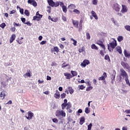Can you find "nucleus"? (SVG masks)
<instances>
[{"mask_svg": "<svg viewBox=\"0 0 130 130\" xmlns=\"http://www.w3.org/2000/svg\"><path fill=\"white\" fill-rule=\"evenodd\" d=\"M78 87L79 88L80 90H83L84 88H85V86H84L83 85H79Z\"/></svg>", "mask_w": 130, "mask_h": 130, "instance_id": "46", "label": "nucleus"}, {"mask_svg": "<svg viewBox=\"0 0 130 130\" xmlns=\"http://www.w3.org/2000/svg\"><path fill=\"white\" fill-rule=\"evenodd\" d=\"M47 43V42L46 41H43L40 43L41 45H44V44H46Z\"/></svg>", "mask_w": 130, "mask_h": 130, "instance_id": "49", "label": "nucleus"}, {"mask_svg": "<svg viewBox=\"0 0 130 130\" xmlns=\"http://www.w3.org/2000/svg\"><path fill=\"white\" fill-rule=\"evenodd\" d=\"M67 106V109H70L72 107V104H71L70 102H68L67 104V106Z\"/></svg>", "mask_w": 130, "mask_h": 130, "instance_id": "30", "label": "nucleus"}, {"mask_svg": "<svg viewBox=\"0 0 130 130\" xmlns=\"http://www.w3.org/2000/svg\"><path fill=\"white\" fill-rule=\"evenodd\" d=\"M103 43V42H102V41H98L96 42V44H98V45H100Z\"/></svg>", "mask_w": 130, "mask_h": 130, "instance_id": "51", "label": "nucleus"}, {"mask_svg": "<svg viewBox=\"0 0 130 130\" xmlns=\"http://www.w3.org/2000/svg\"><path fill=\"white\" fill-rule=\"evenodd\" d=\"M122 40H123V37H122V36L118 37L117 41H118V42H121V41H122Z\"/></svg>", "mask_w": 130, "mask_h": 130, "instance_id": "31", "label": "nucleus"}, {"mask_svg": "<svg viewBox=\"0 0 130 130\" xmlns=\"http://www.w3.org/2000/svg\"><path fill=\"white\" fill-rule=\"evenodd\" d=\"M84 111H85V113H86V114H88V113H90V109H89V108H88V107H86V108H85Z\"/></svg>", "mask_w": 130, "mask_h": 130, "instance_id": "38", "label": "nucleus"}, {"mask_svg": "<svg viewBox=\"0 0 130 130\" xmlns=\"http://www.w3.org/2000/svg\"><path fill=\"white\" fill-rule=\"evenodd\" d=\"M93 5H96L98 4V0H92Z\"/></svg>", "mask_w": 130, "mask_h": 130, "instance_id": "43", "label": "nucleus"}, {"mask_svg": "<svg viewBox=\"0 0 130 130\" xmlns=\"http://www.w3.org/2000/svg\"><path fill=\"white\" fill-rule=\"evenodd\" d=\"M56 52L57 53L59 52V49H58V47H54L53 48L51 49V52L52 53H53V52Z\"/></svg>", "mask_w": 130, "mask_h": 130, "instance_id": "18", "label": "nucleus"}, {"mask_svg": "<svg viewBox=\"0 0 130 130\" xmlns=\"http://www.w3.org/2000/svg\"><path fill=\"white\" fill-rule=\"evenodd\" d=\"M21 21L22 22V23H23V24H25V22H26V19L25 18H21Z\"/></svg>", "mask_w": 130, "mask_h": 130, "instance_id": "53", "label": "nucleus"}, {"mask_svg": "<svg viewBox=\"0 0 130 130\" xmlns=\"http://www.w3.org/2000/svg\"><path fill=\"white\" fill-rule=\"evenodd\" d=\"M24 14L26 15V16H29L30 15V12H29V11L27 10H25L24 11Z\"/></svg>", "mask_w": 130, "mask_h": 130, "instance_id": "41", "label": "nucleus"}, {"mask_svg": "<svg viewBox=\"0 0 130 130\" xmlns=\"http://www.w3.org/2000/svg\"><path fill=\"white\" fill-rule=\"evenodd\" d=\"M78 28V32H81L83 30V24H79Z\"/></svg>", "mask_w": 130, "mask_h": 130, "instance_id": "28", "label": "nucleus"}, {"mask_svg": "<svg viewBox=\"0 0 130 130\" xmlns=\"http://www.w3.org/2000/svg\"><path fill=\"white\" fill-rule=\"evenodd\" d=\"M48 3L49 4V6H50V7H54L55 8H57V7L60 6L62 8L63 7H64V4L62 2H53V0H47Z\"/></svg>", "mask_w": 130, "mask_h": 130, "instance_id": "1", "label": "nucleus"}, {"mask_svg": "<svg viewBox=\"0 0 130 130\" xmlns=\"http://www.w3.org/2000/svg\"><path fill=\"white\" fill-rule=\"evenodd\" d=\"M26 25H27V26H31L32 25V23H30V21H27V22L24 23Z\"/></svg>", "mask_w": 130, "mask_h": 130, "instance_id": "57", "label": "nucleus"}, {"mask_svg": "<svg viewBox=\"0 0 130 130\" xmlns=\"http://www.w3.org/2000/svg\"><path fill=\"white\" fill-rule=\"evenodd\" d=\"M13 25L14 26H19V27H21V24H19V23H17L16 22H14Z\"/></svg>", "mask_w": 130, "mask_h": 130, "instance_id": "58", "label": "nucleus"}, {"mask_svg": "<svg viewBox=\"0 0 130 130\" xmlns=\"http://www.w3.org/2000/svg\"><path fill=\"white\" fill-rule=\"evenodd\" d=\"M120 76L123 78H128V75H127V73L123 69V68H121L120 69Z\"/></svg>", "mask_w": 130, "mask_h": 130, "instance_id": "5", "label": "nucleus"}, {"mask_svg": "<svg viewBox=\"0 0 130 130\" xmlns=\"http://www.w3.org/2000/svg\"><path fill=\"white\" fill-rule=\"evenodd\" d=\"M5 26H6V23H3L1 24H0L1 28H2L3 29H4V28H5Z\"/></svg>", "mask_w": 130, "mask_h": 130, "instance_id": "45", "label": "nucleus"}, {"mask_svg": "<svg viewBox=\"0 0 130 130\" xmlns=\"http://www.w3.org/2000/svg\"><path fill=\"white\" fill-rule=\"evenodd\" d=\"M48 19L52 21V22H54L55 23H56V22L58 21V17H53L51 18V16H48Z\"/></svg>", "mask_w": 130, "mask_h": 130, "instance_id": "15", "label": "nucleus"}, {"mask_svg": "<svg viewBox=\"0 0 130 130\" xmlns=\"http://www.w3.org/2000/svg\"><path fill=\"white\" fill-rule=\"evenodd\" d=\"M71 41H73V45H74V46H77V41H76L73 38H71Z\"/></svg>", "mask_w": 130, "mask_h": 130, "instance_id": "36", "label": "nucleus"}, {"mask_svg": "<svg viewBox=\"0 0 130 130\" xmlns=\"http://www.w3.org/2000/svg\"><path fill=\"white\" fill-rule=\"evenodd\" d=\"M23 77L25 78L31 77V71H30V70H27L26 73L23 75Z\"/></svg>", "mask_w": 130, "mask_h": 130, "instance_id": "19", "label": "nucleus"}, {"mask_svg": "<svg viewBox=\"0 0 130 130\" xmlns=\"http://www.w3.org/2000/svg\"><path fill=\"white\" fill-rule=\"evenodd\" d=\"M91 47L92 49H95V50H98V47H97V46H96V45L94 44L91 45Z\"/></svg>", "mask_w": 130, "mask_h": 130, "instance_id": "32", "label": "nucleus"}, {"mask_svg": "<svg viewBox=\"0 0 130 130\" xmlns=\"http://www.w3.org/2000/svg\"><path fill=\"white\" fill-rule=\"evenodd\" d=\"M92 126H93L92 123H89V124L87 126V130H91L92 128Z\"/></svg>", "mask_w": 130, "mask_h": 130, "instance_id": "40", "label": "nucleus"}, {"mask_svg": "<svg viewBox=\"0 0 130 130\" xmlns=\"http://www.w3.org/2000/svg\"><path fill=\"white\" fill-rule=\"evenodd\" d=\"M55 115L57 117H58L59 119L66 117V112L63 110H57L56 111Z\"/></svg>", "mask_w": 130, "mask_h": 130, "instance_id": "3", "label": "nucleus"}, {"mask_svg": "<svg viewBox=\"0 0 130 130\" xmlns=\"http://www.w3.org/2000/svg\"><path fill=\"white\" fill-rule=\"evenodd\" d=\"M11 31L12 32H15L16 31V27H12Z\"/></svg>", "mask_w": 130, "mask_h": 130, "instance_id": "62", "label": "nucleus"}, {"mask_svg": "<svg viewBox=\"0 0 130 130\" xmlns=\"http://www.w3.org/2000/svg\"><path fill=\"white\" fill-rule=\"evenodd\" d=\"M68 91L70 93V94H71L72 95V94H73V93H74V89H73V88H72V87L71 86H69L68 87Z\"/></svg>", "mask_w": 130, "mask_h": 130, "instance_id": "25", "label": "nucleus"}, {"mask_svg": "<svg viewBox=\"0 0 130 130\" xmlns=\"http://www.w3.org/2000/svg\"><path fill=\"white\" fill-rule=\"evenodd\" d=\"M105 59H106V60H108L109 62H110L111 61V60H110V57H109V55L108 54L105 55Z\"/></svg>", "mask_w": 130, "mask_h": 130, "instance_id": "27", "label": "nucleus"}, {"mask_svg": "<svg viewBox=\"0 0 130 130\" xmlns=\"http://www.w3.org/2000/svg\"><path fill=\"white\" fill-rule=\"evenodd\" d=\"M64 76L66 77V80H70L72 79V78H73V76H72V74L69 73H64Z\"/></svg>", "mask_w": 130, "mask_h": 130, "instance_id": "14", "label": "nucleus"}, {"mask_svg": "<svg viewBox=\"0 0 130 130\" xmlns=\"http://www.w3.org/2000/svg\"><path fill=\"white\" fill-rule=\"evenodd\" d=\"M27 114L28 116H26V118L27 119H28V120H30V119H32V117L34 116V113L30 111L27 112Z\"/></svg>", "mask_w": 130, "mask_h": 130, "instance_id": "12", "label": "nucleus"}, {"mask_svg": "<svg viewBox=\"0 0 130 130\" xmlns=\"http://www.w3.org/2000/svg\"><path fill=\"white\" fill-rule=\"evenodd\" d=\"M107 78V74L106 72L103 73V76L99 78V81H104Z\"/></svg>", "mask_w": 130, "mask_h": 130, "instance_id": "13", "label": "nucleus"}, {"mask_svg": "<svg viewBox=\"0 0 130 130\" xmlns=\"http://www.w3.org/2000/svg\"><path fill=\"white\" fill-rule=\"evenodd\" d=\"M88 64H90V61H89L88 59H84L83 62L80 64V66L82 68H86Z\"/></svg>", "mask_w": 130, "mask_h": 130, "instance_id": "6", "label": "nucleus"}, {"mask_svg": "<svg viewBox=\"0 0 130 130\" xmlns=\"http://www.w3.org/2000/svg\"><path fill=\"white\" fill-rule=\"evenodd\" d=\"M86 39H87V40H89V39H91V36H90V34H89V32H86Z\"/></svg>", "mask_w": 130, "mask_h": 130, "instance_id": "37", "label": "nucleus"}, {"mask_svg": "<svg viewBox=\"0 0 130 130\" xmlns=\"http://www.w3.org/2000/svg\"><path fill=\"white\" fill-rule=\"evenodd\" d=\"M16 39V35L13 34L10 37V43H13L14 41Z\"/></svg>", "mask_w": 130, "mask_h": 130, "instance_id": "20", "label": "nucleus"}, {"mask_svg": "<svg viewBox=\"0 0 130 130\" xmlns=\"http://www.w3.org/2000/svg\"><path fill=\"white\" fill-rule=\"evenodd\" d=\"M54 97L56 99H59V98H60V94L58 90H56V93L54 94Z\"/></svg>", "mask_w": 130, "mask_h": 130, "instance_id": "17", "label": "nucleus"}, {"mask_svg": "<svg viewBox=\"0 0 130 130\" xmlns=\"http://www.w3.org/2000/svg\"><path fill=\"white\" fill-rule=\"evenodd\" d=\"M84 22V19H81L79 22V25H83V22Z\"/></svg>", "mask_w": 130, "mask_h": 130, "instance_id": "59", "label": "nucleus"}, {"mask_svg": "<svg viewBox=\"0 0 130 130\" xmlns=\"http://www.w3.org/2000/svg\"><path fill=\"white\" fill-rule=\"evenodd\" d=\"M68 66H69V64H66V62H64L62 64V68H66V67H68Z\"/></svg>", "mask_w": 130, "mask_h": 130, "instance_id": "55", "label": "nucleus"}, {"mask_svg": "<svg viewBox=\"0 0 130 130\" xmlns=\"http://www.w3.org/2000/svg\"><path fill=\"white\" fill-rule=\"evenodd\" d=\"M66 96H67V94H66L65 93L61 94V98L62 99H63V98H66Z\"/></svg>", "mask_w": 130, "mask_h": 130, "instance_id": "44", "label": "nucleus"}, {"mask_svg": "<svg viewBox=\"0 0 130 130\" xmlns=\"http://www.w3.org/2000/svg\"><path fill=\"white\" fill-rule=\"evenodd\" d=\"M27 3L29 5H31L34 7H37V3L35 0H28Z\"/></svg>", "mask_w": 130, "mask_h": 130, "instance_id": "10", "label": "nucleus"}, {"mask_svg": "<svg viewBox=\"0 0 130 130\" xmlns=\"http://www.w3.org/2000/svg\"><path fill=\"white\" fill-rule=\"evenodd\" d=\"M67 104H62V105H61V108L62 110H64L65 108L67 107Z\"/></svg>", "mask_w": 130, "mask_h": 130, "instance_id": "39", "label": "nucleus"}, {"mask_svg": "<svg viewBox=\"0 0 130 130\" xmlns=\"http://www.w3.org/2000/svg\"><path fill=\"white\" fill-rule=\"evenodd\" d=\"M128 10V9L126 7V6L122 5V8L121 10V13H122V14L127 13Z\"/></svg>", "mask_w": 130, "mask_h": 130, "instance_id": "9", "label": "nucleus"}, {"mask_svg": "<svg viewBox=\"0 0 130 130\" xmlns=\"http://www.w3.org/2000/svg\"><path fill=\"white\" fill-rule=\"evenodd\" d=\"M116 46H117V43H116V41L114 40L109 44H108V49L110 52H112L113 49H114V48L116 47Z\"/></svg>", "mask_w": 130, "mask_h": 130, "instance_id": "2", "label": "nucleus"}, {"mask_svg": "<svg viewBox=\"0 0 130 130\" xmlns=\"http://www.w3.org/2000/svg\"><path fill=\"white\" fill-rule=\"evenodd\" d=\"M125 113H126L127 114H129L130 113V110H126L125 111Z\"/></svg>", "mask_w": 130, "mask_h": 130, "instance_id": "61", "label": "nucleus"}, {"mask_svg": "<svg viewBox=\"0 0 130 130\" xmlns=\"http://www.w3.org/2000/svg\"><path fill=\"white\" fill-rule=\"evenodd\" d=\"M85 122V117L83 116L80 118L79 123L82 125Z\"/></svg>", "mask_w": 130, "mask_h": 130, "instance_id": "22", "label": "nucleus"}, {"mask_svg": "<svg viewBox=\"0 0 130 130\" xmlns=\"http://www.w3.org/2000/svg\"><path fill=\"white\" fill-rule=\"evenodd\" d=\"M15 13H16V11L14 10H13L10 11V14L11 15H12L13 14H15Z\"/></svg>", "mask_w": 130, "mask_h": 130, "instance_id": "60", "label": "nucleus"}, {"mask_svg": "<svg viewBox=\"0 0 130 130\" xmlns=\"http://www.w3.org/2000/svg\"><path fill=\"white\" fill-rule=\"evenodd\" d=\"M62 10L63 13H67V12H68V9L67 8V6H63L62 7Z\"/></svg>", "mask_w": 130, "mask_h": 130, "instance_id": "33", "label": "nucleus"}, {"mask_svg": "<svg viewBox=\"0 0 130 130\" xmlns=\"http://www.w3.org/2000/svg\"><path fill=\"white\" fill-rule=\"evenodd\" d=\"M20 14H21V15H24V9L20 8V11H19Z\"/></svg>", "mask_w": 130, "mask_h": 130, "instance_id": "54", "label": "nucleus"}, {"mask_svg": "<svg viewBox=\"0 0 130 130\" xmlns=\"http://www.w3.org/2000/svg\"><path fill=\"white\" fill-rule=\"evenodd\" d=\"M72 23L75 28H78L79 26V21L78 20L72 19Z\"/></svg>", "mask_w": 130, "mask_h": 130, "instance_id": "16", "label": "nucleus"}, {"mask_svg": "<svg viewBox=\"0 0 130 130\" xmlns=\"http://www.w3.org/2000/svg\"><path fill=\"white\" fill-rule=\"evenodd\" d=\"M100 46H101V47L103 49H104V50H105V49H106L105 45H104L103 43L102 44H101V45H100Z\"/></svg>", "mask_w": 130, "mask_h": 130, "instance_id": "47", "label": "nucleus"}, {"mask_svg": "<svg viewBox=\"0 0 130 130\" xmlns=\"http://www.w3.org/2000/svg\"><path fill=\"white\" fill-rule=\"evenodd\" d=\"M92 89H93V87L92 86L88 87L86 88V91H90V90H92Z\"/></svg>", "mask_w": 130, "mask_h": 130, "instance_id": "56", "label": "nucleus"}, {"mask_svg": "<svg viewBox=\"0 0 130 130\" xmlns=\"http://www.w3.org/2000/svg\"><path fill=\"white\" fill-rule=\"evenodd\" d=\"M62 20L63 21V22H67V17H66V16H62Z\"/></svg>", "mask_w": 130, "mask_h": 130, "instance_id": "52", "label": "nucleus"}, {"mask_svg": "<svg viewBox=\"0 0 130 130\" xmlns=\"http://www.w3.org/2000/svg\"><path fill=\"white\" fill-rule=\"evenodd\" d=\"M100 54L102 55V56H104V53H103V51H100Z\"/></svg>", "mask_w": 130, "mask_h": 130, "instance_id": "63", "label": "nucleus"}, {"mask_svg": "<svg viewBox=\"0 0 130 130\" xmlns=\"http://www.w3.org/2000/svg\"><path fill=\"white\" fill-rule=\"evenodd\" d=\"M71 73L72 75V78H74V77H77V76H78V72H77V71H71Z\"/></svg>", "mask_w": 130, "mask_h": 130, "instance_id": "23", "label": "nucleus"}, {"mask_svg": "<svg viewBox=\"0 0 130 130\" xmlns=\"http://www.w3.org/2000/svg\"><path fill=\"white\" fill-rule=\"evenodd\" d=\"M121 65L124 69H125V70H127L128 73H130V66L128 64V63L124 61H121Z\"/></svg>", "mask_w": 130, "mask_h": 130, "instance_id": "4", "label": "nucleus"}, {"mask_svg": "<svg viewBox=\"0 0 130 130\" xmlns=\"http://www.w3.org/2000/svg\"><path fill=\"white\" fill-rule=\"evenodd\" d=\"M126 83L127 85H128V86L130 87V83H129V80H128V77H126L125 79Z\"/></svg>", "mask_w": 130, "mask_h": 130, "instance_id": "35", "label": "nucleus"}, {"mask_svg": "<svg viewBox=\"0 0 130 130\" xmlns=\"http://www.w3.org/2000/svg\"><path fill=\"white\" fill-rule=\"evenodd\" d=\"M116 50H117V51H118V52L120 53V54H121V53H122V51L121 50V48L119 46H117L116 48Z\"/></svg>", "mask_w": 130, "mask_h": 130, "instance_id": "26", "label": "nucleus"}, {"mask_svg": "<svg viewBox=\"0 0 130 130\" xmlns=\"http://www.w3.org/2000/svg\"><path fill=\"white\" fill-rule=\"evenodd\" d=\"M52 121L55 123H57V122H58V120L56 118H55L52 119Z\"/></svg>", "mask_w": 130, "mask_h": 130, "instance_id": "42", "label": "nucleus"}, {"mask_svg": "<svg viewBox=\"0 0 130 130\" xmlns=\"http://www.w3.org/2000/svg\"><path fill=\"white\" fill-rule=\"evenodd\" d=\"M91 14L92 17H93V18H94V19H95V20H98V16H97V14H96V12H95V11H94L93 10L91 11Z\"/></svg>", "mask_w": 130, "mask_h": 130, "instance_id": "21", "label": "nucleus"}, {"mask_svg": "<svg viewBox=\"0 0 130 130\" xmlns=\"http://www.w3.org/2000/svg\"><path fill=\"white\" fill-rule=\"evenodd\" d=\"M113 9L116 12H119L120 11V8L119 7V5L117 3H115L113 5Z\"/></svg>", "mask_w": 130, "mask_h": 130, "instance_id": "11", "label": "nucleus"}, {"mask_svg": "<svg viewBox=\"0 0 130 130\" xmlns=\"http://www.w3.org/2000/svg\"><path fill=\"white\" fill-rule=\"evenodd\" d=\"M73 13H75V14H76V15H80L81 12H80V11L78 9H75L73 10Z\"/></svg>", "mask_w": 130, "mask_h": 130, "instance_id": "29", "label": "nucleus"}, {"mask_svg": "<svg viewBox=\"0 0 130 130\" xmlns=\"http://www.w3.org/2000/svg\"><path fill=\"white\" fill-rule=\"evenodd\" d=\"M1 85L4 87V88H6V86H7L6 84H5V81H3L1 82Z\"/></svg>", "mask_w": 130, "mask_h": 130, "instance_id": "50", "label": "nucleus"}, {"mask_svg": "<svg viewBox=\"0 0 130 130\" xmlns=\"http://www.w3.org/2000/svg\"><path fill=\"white\" fill-rule=\"evenodd\" d=\"M68 9L70 13H73V10H74L76 9V5H75V4H70V5L68 6Z\"/></svg>", "mask_w": 130, "mask_h": 130, "instance_id": "7", "label": "nucleus"}, {"mask_svg": "<svg viewBox=\"0 0 130 130\" xmlns=\"http://www.w3.org/2000/svg\"><path fill=\"white\" fill-rule=\"evenodd\" d=\"M47 81H50V80H51V77L50 76H47Z\"/></svg>", "mask_w": 130, "mask_h": 130, "instance_id": "64", "label": "nucleus"}, {"mask_svg": "<svg viewBox=\"0 0 130 130\" xmlns=\"http://www.w3.org/2000/svg\"><path fill=\"white\" fill-rule=\"evenodd\" d=\"M111 79L112 81H114V80H115V75H114V74L112 75Z\"/></svg>", "mask_w": 130, "mask_h": 130, "instance_id": "48", "label": "nucleus"}, {"mask_svg": "<svg viewBox=\"0 0 130 130\" xmlns=\"http://www.w3.org/2000/svg\"><path fill=\"white\" fill-rule=\"evenodd\" d=\"M7 94V92L5 90L0 92V100H4Z\"/></svg>", "mask_w": 130, "mask_h": 130, "instance_id": "8", "label": "nucleus"}, {"mask_svg": "<svg viewBox=\"0 0 130 130\" xmlns=\"http://www.w3.org/2000/svg\"><path fill=\"white\" fill-rule=\"evenodd\" d=\"M33 19L35 21H40L41 18L39 16H34Z\"/></svg>", "mask_w": 130, "mask_h": 130, "instance_id": "34", "label": "nucleus"}, {"mask_svg": "<svg viewBox=\"0 0 130 130\" xmlns=\"http://www.w3.org/2000/svg\"><path fill=\"white\" fill-rule=\"evenodd\" d=\"M124 54L125 57H127V58H130V53H127L126 50H124Z\"/></svg>", "mask_w": 130, "mask_h": 130, "instance_id": "24", "label": "nucleus"}]
</instances>
